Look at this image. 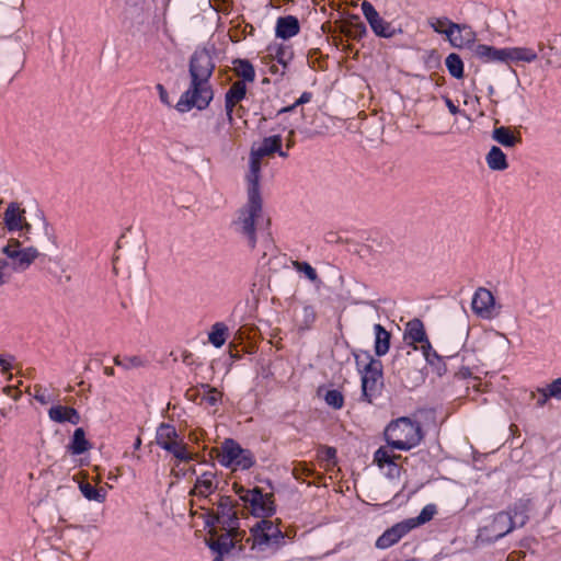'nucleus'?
<instances>
[{"label": "nucleus", "instance_id": "obj_20", "mask_svg": "<svg viewBox=\"0 0 561 561\" xmlns=\"http://www.w3.org/2000/svg\"><path fill=\"white\" fill-rule=\"evenodd\" d=\"M415 527V523H399L387 529L376 541V547L387 549L397 543L407 533Z\"/></svg>", "mask_w": 561, "mask_h": 561}, {"label": "nucleus", "instance_id": "obj_13", "mask_svg": "<svg viewBox=\"0 0 561 561\" xmlns=\"http://www.w3.org/2000/svg\"><path fill=\"white\" fill-rule=\"evenodd\" d=\"M471 308L478 317L486 320L496 318L501 311V306L496 304L493 294L484 287H479L476 290Z\"/></svg>", "mask_w": 561, "mask_h": 561}, {"label": "nucleus", "instance_id": "obj_41", "mask_svg": "<svg viewBox=\"0 0 561 561\" xmlns=\"http://www.w3.org/2000/svg\"><path fill=\"white\" fill-rule=\"evenodd\" d=\"M80 491L89 501L103 503L106 497V491L103 488L96 489L90 483H81Z\"/></svg>", "mask_w": 561, "mask_h": 561}, {"label": "nucleus", "instance_id": "obj_44", "mask_svg": "<svg viewBox=\"0 0 561 561\" xmlns=\"http://www.w3.org/2000/svg\"><path fill=\"white\" fill-rule=\"evenodd\" d=\"M436 510L434 505H426L420 513V515L415 519H410L407 523L412 524L415 523V526L422 525L433 518Z\"/></svg>", "mask_w": 561, "mask_h": 561}, {"label": "nucleus", "instance_id": "obj_58", "mask_svg": "<svg viewBox=\"0 0 561 561\" xmlns=\"http://www.w3.org/2000/svg\"><path fill=\"white\" fill-rule=\"evenodd\" d=\"M0 366L3 368L4 371H8L11 369L10 363H8L5 359L0 357Z\"/></svg>", "mask_w": 561, "mask_h": 561}, {"label": "nucleus", "instance_id": "obj_54", "mask_svg": "<svg viewBox=\"0 0 561 561\" xmlns=\"http://www.w3.org/2000/svg\"><path fill=\"white\" fill-rule=\"evenodd\" d=\"M304 313H305V318H306V323H307V325H308L309 323H312V322L314 321V319H316V312H314V310H313V308H312V307H310V306L305 307V308H304Z\"/></svg>", "mask_w": 561, "mask_h": 561}, {"label": "nucleus", "instance_id": "obj_57", "mask_svg": "<svg viewBox=\"0 0 561 561\" xmlns=\"http://www.w3.org/2000/svg\"><path fill=\"white\" fill-rule=\"evenodd\" d=\"M5 267H7V262L3 260H0V286L5 283L4 273H3Z\"/></svg>", "mask_w": 561, "mask_h": 561}, {"label": "nucleus", "instance_id": "obj_64", "mask_svg": "<svg viewBox=\"0 0 561 561\" xmlns=\"http://www.w3.org/2000/svg\"><path fill=\"white\" fill-rule=\"evenodd\" d=\"M104 373L107 376H113L114 375V369L112 367H105Z\"/></svg>", "mask_w": 561, "mask_h": 561}, {"label": "nucleus", "instance_id": "obj_34", "mask_svg": "<svg viewBox=\"0 0 561 561\" xmlns=\"http://www.w3.org/2000/svg\"><path fill=\"white\" fill-rule=\"evenodd\" d=\"M91 448V445L89 440L85 438V433L83 428L78 427L72 436L71 444L69 446V449L73 455H81L89 450Z\"/></svg>", "mask_w": 561, "mask_h": 561}, {"label": "nucleus", "instance_id": "obj_55", "mask_svg": "<svg viewBox=\"0 0 561 561\" xmlns=\"http://www.w3.org/2000/svg\"><path fill=\"white\" fill-rule=\"evenodd\" d=\"M157 90L159 92L161 102L164 104H169V94H168L167 90L164 89V87L159 83V84H157Z\"/></svg>", "mask_w": 561, "mask_h": 561}, {"label": "nucleus", "instance_id": "obj_18", "mask_svg": "<svg viewBox=\"0 0 561 561\" xmlns=\"http://www.w3.org/2000/svg\"><path fill=\"white\" fill-rule=\"evenodd\" d=\"M247 87L243 81H236L229 88L225 96V107L228 123L233 125L234 107L245 98Z\"/></svg>", "mask_w": 561, "mask_h": 561}, {"label": "nucleus", "instance_id": "obj_53", "mask_svg": "<svg viewBox=\"0 0 561 561\" xmlns=\"http://www.w3.org/2000/svg\"><path fill=\"white\" fill-rule=\"evenodd\" d=\"M386 466L388 467V477L390 478H398L400 476V472H401V467L398 465V463H386Z\"/></svg>", "mask_w": 561, "mask_h": 561}, {"label": "nucleus", "instance_id": "obj_15", "mask_svg": "<svg viewBox=\"0 0 561 561\" xmlns=\"http://www.w3.org/2000/svg\"><path fill=\"white\" fill-rule=\"evenodd\" d=\"M3 253L13 260V267L16 271L26 270L38 257L39 252L34 247L21 248L19 240L11 239L3 248Z\"/></svg>", "mask_w": 561, "mask_h": 561}, {"label": "nucleus", "instance_id": "obj_30", "mask_svg": "<svg viewBox=\"0 0 561 561\" xmlns=\"http://www.w3.org/2000/svg\"><path fill=\"white\" fill-rule=\"evenodd\" d=\"M216 488L217 486L214 483V473L205 472L197 478L193 493L202 496H208L216 490Z\"/></svg>", "mask_w": 561, "mask_h": 561}, {"label": "nucleus", "instance_id": "obj_4", "mask_svg": "<svg viewBox=\"0 0 561 561\" xmlns=\"http://www.w3.org/2000/svg\"><path fill=\"white\" fill-rule=\"evenodd\" d=\"M385 437L391 448L409 450L420 444L423 435L420 424L400 417L386 427Z\"/></svg>", "mask_w": 561, "mask_h": 561}, {"label": "nucleus", "instance_id": "obj_45", "mask_svg": "<svg viewBox=\"0 0 561 561\" xmlns=\"http://www.w3.org/2000/svg\"><path fill=\"white\" fill-rule=\"evenodd\" d=\"M313 473V469L310 468L306 462H298L293 469V474L297 480H304L306 477H310Z\"/></svg>", "mask_w": 561, "mask_h": 561}, {"label": "nucleus", "instance_id": "obj_8", "mask_svg": "<svg viewBox=\"0 0 561 561\" xmlns=\"http://www.w3.org/2000/svg\"><path fill=\"white\" fill-rule=\"evenodd\" d=\"M216 511L208 515L207 525H220L224 530L241 529L239 527L238 503L230 496L221 495L216 503Z\"/></svg>", "mask_w": 561, "mask_h": 561}, {"label": "nucleus", "instance_id": "obj_26", "mask_svg": "<svg viewBox=\"0 0 561 561\" xmlns=\"http://www.w3.org/2000/svg\"><path fill=\"white\" fill-rule=\"evenodd\" d=\"M492 138L506 148H514L522 141L519 133L514 134L510 127L505 126L494 128Z\"/></svg>", "mask_w": 561, "mask_h": 561}, {"label": "nucleus", "instance_id": "obj_5", "mask_svg": "<svg viewBox=\"0 0 561 561\" xmlns=\"http://www.w3.org/2000/svg\"><path fill=\"white\" fill-rule=\"evenodd\" d=\"M232 489L239 499L244 503L247 510L254 517L261 519L272 517L276 512V505L273 493H264L260 488L251 490L233 483Z\"/></svg>", "mask_w": 561, "mask_h": 561}, {"label": "nucleus", "instance_id": "obj_52", "mask_svg": "<svg viewBox=\"0 0 561 561\" xmlns=\"http://www.w3.org/2000/svg\"><path fill=\"white\" fill-rule=\"evenodd\" d=\"M275 253V245L273 241L270 239V234H266L264 239V247L262 251L261 260H264L267 255H274Z\"/></svg>", "mask_w": 561, "mask_h": 561}, {"label": "nucleus", "instance_id": "obj_23", "mask_svg": "<svg viewBox=\"0 0 561 561\" xmlns=\"http://www.w3.org/2000/svg\"><path fill=\"white\" fill-rule=\"evenodd\" d=\"M50 420L57 423L69 422L71 424H78L80 422V415L78 411L70 407L55 405L48 411Z\"/></svg>", "mask_w": 561, "mask_h": 561}, {"label": "nucleus", "instance_id": "obj_9", "mask_svg": "<svg viewBox=\"0 0 561 561\" xmlns=\"http://www.w3.org/2000/svg\"><path fill=\"white\" fill-rule=\"evenodd\" d=\"M391 368L393 374L407 387H416L425 379L422 369L416 365L415 356L411 352L397 354L391 363Z\"/></svg>", "mask_w": 561, "mask_h": 561}, {"label": "nucleus", "instance_id": "obj_14", "mask_svg": "<svg viewBox=\"0 0 561 561\" xmlns=\"http://www.w3.org/2000/svg\"><path fill=\"white\" fill-rule=\"evenodd\" d=\"M360 8L365 19L367 20L371 31L376 36L391 38L398 33L402 32L401 28L397 30L390 22H387L383 18H381L370 2L363 1Z\"/></svg>", "mask_w": 561, "mask_h": 561}, {"label": "nucleus", "instance_id": "obj_2", "mask_svg": "<svg viewBox=\"0 0 561 561\" xmlns=\"http://www.w3.org/2000/svg\"><path fill=\"white\" fill-rule=\"evenodd\" d=\"M215 64L206 48H198L190 59V88L181 95L176 103L180 112H187L192 107L206 108L213 100V90L209 79L214 72Z\"/></svg>", "mask_w": 561, "mask_h": 561}, {"label": "nucleus", "instance_id": "obj_56", "mask_svg": "<svg viewBox=\"0 0 561 561\" xmlns=\"http://www.w3.org/2000/svg\"><path fill=\"white\" fill-rule=\"evenodd\" d=\"M444 100H445L446 106L448 107L449 112L453 115H456L459 113V108L454 104V102L449 98L445 96Z\"/></svg>", "mask_w": 561, "mask_h": 561}, {"label": "nucleus", "instance_id": "obj_27", "mask_svg": "<svg viewBox=\"0 0 561 561\" xmlns=\"http://www.w3.org/2000/svg\"><path fill=\"white\" fill-rule=\"evenodd\" d=\"M488 167L494 171H503L507 169L508 163L505 153L501 148L493 146L485 157Z\"/></svg>", "mask_w": 561, "mask_h": 561}, {"label": "nucleus", "instance_id": "obj_39", "mask_svg": "<svg viewBox=\"0 0 561 561\" xmlns=\"http://www.w3.org/2000/svg\"><path fill=\"white\" fill-rule=\"evenodd\" d=\"M445 65L450 73L456 79H461L463 77V62L459 55L451 53L445 59Z\"/></svg>", "mask_w": 561, "mask_h": 561}, {"label": "nucleus", "instance_id": "obj_17", "mask_svg": "<svg viewBox=\"0 0 561 561\" xmlns=\"http://www.w3.org/2000/svg\"><path fill=\"white\" fill-rule=\"evenodd\" d=\"M3 220L10 231L31 230V225L25 219V209L18 203H10L3 213Z\"/></svg>", "mask_w": 561, "mask_h": 561}, {"label": "nucleus", "instance_id": "obj_24", "mask_svg": "<svg viewBox=\"0 0 561 561\" xmlns=\"http://www.w3.org/2000/svg\"><path fill=\"white\" fill-rule=\"evenodd\" d=\"M474 55L485 62H506L505 48H496L493 46L479 44L474 48Z\"/></svg>", "mask_w": 561, "mask_h": 561}, {"label": "nucleus", "instance_id": "obj_48", "mask_svg": "<svg viewBox=\"0 0 561 561\" xmlns=\"http://www.w3.org/2000/svg\"><path fill=\"white\" fill-rule=\"evenodd\" d=\"M530 397L533 399H537L536 405L539 408H542L549 400L550 396H548V392L545 388L538 389L536 392L533 391L530 393Z\"/></svg>", "mask_w": 561, "mask_h": 561}, {"label": "nucleus", "instance_id": "obj_19", "mask_svg": "<svg viewBox=\"0 0 561 561\" xmlns=\"http://www.w3.org/2000/svg\"><path fill=\"white\" fill-rule=\"evenodd\" d=\"M447 41L453 47H467L476 42V33L472 27L467 24L455 23L453 31L447 34Z\"/></svg>", "mask_w": 561, "mask_h": 561}, {"label": "nucleus", "instance_id": "obj_31", "mask_svg": "<svg viewBox=\"0 0 561 561\" xmlns=\"http://www.w3.org/2000/svg\"><path fill=\"white\" fill-rule=\"evenodd\" d=\"M375 352L378 356L385 355L390 347V333L381 325L375 324Z\"/></svg>", "mask_w": 561, "mask_h": 561}, {"label": "nucleus", "instance_id": "obj_60", "mask_svg": "<svg viewBox=\"0 0 561 561\" xmlns=\"http://www.w3.org/2000/svg\"><path fill=\"white\" fill-rule=\"evenodd\" d=\"M243 107L242 106H239V107H234V112H233V116L237 115L238 117H241L242 116V112H243Z\"/></svg>", "mask_w": 561, "mask_h": 561}, {"label": "nucleus", "instance_id": "obj_12", "mask_svg": "<svg viewBox=\"0 0 561 561\" xmlns=\"http://www.w3.org/2000/svg\"><path fill=\"white\" fill-rule=\"evenodd\" d=\"M382 387V365L378 359L370 358L364 369L362 377L363 398L367 402H371L373 398Z\"/></svg>", "mask_w": 561, "mask_h": 561}, {"label": "nucleus", "instance_id": "obj_49", "mask_svg": "<svg viewBox=\"0 0 561 561\" xmlns=\"http://www.w3.org/2000/svg\"><path fill=\"white\" fill-rule=\"evenodd\" d=\"M336 458V450L333 447H323L321 449V459L327 461L328 465H334Z\"/></svg>", "mask_w": 561, "mask_h": 561}, {"label": "nucleus", "instance_id": "obj_11", "mask_svg": "<svg viewBox=\"0 0 561 561\" xmlns=\"http://www.w3.org/2000/svg\"><path fill=\"white\" fill-rule=\"evenodd\" d=\"M515 528L512 512H500L483 527L479 529L477 539L483 543H491L503 538Z\"/></svg>", "mask_w": 561, "mask_h": 561}, {"label": "nucleus", "instance_id": "obj_61", "mask_svg": "<svg viewBox=\"0 0 561 561\" xmlns=\"http://www.w3.org/2000/svg\"><path fill=\"white\" fill-rule=\"evenodd\" d=\"M495 335L501 337L506 344H510V340L506 337L505 334L500 333V332H495Z\"/></svg>", "mask_w": 561, "mask_h": 561}, {"label": "nucleus", "instance_id": "obj_22", "mask_svg": "<svg viewBox=\"0 0 561 561\" xmlns=\"http://www.w3.org/2000/svg\"><path fill=\"white\" fill-rule=\"evenodd\" d=\"M300 31L299 21L294 15H286L278 18L276 21L275 33L276 36L283 39H288L297 35Z\"/></svg>", "mask_w": 561, "mask_h": 561}, {"label": "nucleus", "instance_id": "obj_47", "mask_svg": "<svg viewBox=\"0 0 561 561\" xmlns=\"http://www.w3.org/2000/svg\"><path fill=\"white\" fill-rule=\"evenodd\" d=\"M312 94L310 92H304L300 98L293 104L286 107H283L279 113H286L294 111L297 106L302 105L311 101Z\"/></svg>", "mask_w": 561, "mask_h": 561}, {"label": "nucleus", "instance_id": "obj_37", "mask_svg": "<svg viewBox=\"0 0 561 561\" xmlns=\"http://www.w3.org/2000/svg\"><path fill=\"white\" fill-rule=\"evenodd\" d=\"M227 333V325L222 322H217L211 327V331L208 334V340L215 347H221L226 343Z\"/></svg>", "mask_w": 561, "mask_h": 561}, {"label": "nucleus", "instance_id": "obj_46", "mask_svg": "<svg viewBox=\"0 0 561 561\" xmlns=\"http://www.w3.org/2000/svg\"><path fill=\"white\" fill-rule=\"evenodd\" d=\"M33 396L41 404H47L51 401L50 396L47 393V389L43 388L41 385L34 386Z\"/></svg>", "mask_w": 561, "mask_h": 561}, {"label": "nucleus", "instance_id": "obj_59", "mask_svg": "<svg viewBox=\"0 0 561 561\" xmlns=\"http://www.w3.org/2000/svg\"><path fill=\"white\" fill-rule=\"evenodd\" d=\"M293 136H294V130H290L289 131V135H288V138H287V148H290L294 146V139H293Z\"/></svg>", "mask_w": 561, "mask_h": 561}, {"label": "nucleus", "instance_id": "obj_63", "mask_svg": "<svg viewBox=\"0 0 561 561\" xmlns=\"http://www.w3.org/2000/svg\"><path fill=\"white\" fill-rule=\"evenodd\" d=\"M139 253H140V256H139V265H144L145 263V254H144V251L141 249H139Z\"/></svg>", "mask_w": 561, "mask_h": 561}, {"label": "nucleus", "instance_id": "obj_43", "mask_svg": "<svg viewBox=\"0 0 561 561\" xmlns=\"http://www.w3.org/2000/svg\"><path fill=\"white\" fill-rule=\"evenodd\" d=\"M324 400L327 404L332 407L333 409H341L344 404V398L342 393L334 389L327 391Z\"/></svg>", "mask_w": 561, "mask_h": 561}, {"label": "nucleus", "instance_id": "obj_3", "mask_svg": "<svg viewBox=\"0 0 561 561\" xmlns=\"http://www.w3.org/2000/svg\"><path fill=\"white\" fill-rule=\"evenodd\" d=\"M280 519H260L250 528V535L244 538L251 550L259 552H275L285 545L286 534L280 529Z\"/></svg>", "mask_w": 561, "mask_h": 561}, {"label": "nucleus", "instance_id": "obj_21", "mask_svg": "<svg viewBox=\"0 0 561 561\" xmlns=\"http://www.w3.org/2000/svg\"><path fill=\"white\" fill-rule=\"evenodd\" d=\"M403 337L408 344L413 345L414 350L420 348L417 343L422 345L428 342L424 324L420 319H413L407 323Z\"/></svg>", "mask_w": 561, "mask_h": 561}, {"label": "nucleus", "instance_id": "obj_62", "mask_svg": "<svg viewBox=\"0 0 561 561\" xmlns=\"http://www.w3.org/2000/svg\"><path fill=\"white\" fill-rule=\"evenodd\" d=\"M140 446H141V438H140V436H138V437L136 438L135 443H134V448H135V449H139V448H140Z\"/></svg>", "mask_w": 561, "mask_h": 561}, {"label": "nucleus", "instance_id": "obj_51", "mask_svg": "<svg viewBox=\"0 0 561 561\" xmlns=\"http://www.w3.org/2000/svg\"><path fill=\"white\" fill-rule=\"evenodd\" d=\"M206 387H207V393L205 394L204 399L210 405L217 404V402L221 399V393L215 388H210L209 386H206Z\"/></svg>", "mask_w": 561, "mask_h": 561}, {"label": "nucleus", "instance_id": "obj_36", "mask_svg": "<svg viewBox=\"0 0 561 561\" xmlns=\"http://www.w3.org/2000/svg\"><path fill=\"white\" fill-rule=\"evenodd\" d=\"M233 70L239 78H242L241 81L245 83V81L253 82L255 79V71L250 61L244 59H237L233 61Z\"/></svg>", "mask_w": 561, "mask_h": 561}, {"label": "nucleus", "instance_id": "obj_29", "mask_svg": "<svg viewBox=\"0 0 561 561\" xmlns=\"http://www.w3.org/2000/svg\"><path fill=\"white\" fill-rule=\"evenodd\" d=\"M267 57L276 59L278 64L286 68L293 58V51L289 46L273 44L267 47Z\"/></svg>", "mask_w": 561, "mask_h": 561}, {"label": "nucleus", "instance_id": "obj_42", "mask_svg": "<svg viewBox=\"0 0 561 561\" xmlns=\"http://www.w3.org/2000/svg\"><path fill=\"white\" fill-rule=\"evenodd\" d=\"M113 362L116 366H121L124 369H134L145 366L146 362L140 356H125L121 357L119 355H116L113 358Z\"/></svg>", "mask_w": 561, "mask_h": 561}, {"label": "nucleus", "instance_id": "obj_10", "mask_svg": "<svg viewBox=\"0 0 561 561\" xmlns=\"http://www.w3.org/2000/svg\"><path fill=\"white\" fill-rule=\"evenodd\" d=\"M96 530L95 526H76L66 537V549L73 559L87 560L93 546L90 535Z\"/></svg>", "mask_w": 561, "mask_h": 561}, {"label": "nucleus", "instance_id": "obj_7", "mask_svg": "<svg viewBox=\"0 0 561 561\" xmlns=\"http://www.w3.org/2000/svg\"><path fill=\"white\" fill-rule=\"evenodd\" d=\"M218 460L232 470H247L254 465L253 454L249 449H243L233 439H226L221 444Z\"/></svg>", "mask_w": 561, "mask_h": 561}, {"label": "nucleus", "instance_id": "obj_16", "mask_svg": "<svg viewBox=\"0 0 561 561\" xmlns=\"http://www.w3.org/2000/svg\"><path fill=\"white\" fill-rule=\"evenodd\" d=\"M244 538L245 530L243 529L226 530L225 534L220 535L217 540L210 545V548L219 553H228L236 547L242 550V541Z\"/></svg>", "mask_w": 561, "mask_h": 561}, {"label": "nucleus", "instance_id": "obj_6", "mask_svg": "<svg viewBox=\"0 0 561 561\" xmlns=\"http://www.w3.org/2000/svg\"><path fill=\"white\" fill-rule=\"evenodd\" d=\"M156 443L172 454L179 461L187 462L193 458L187 445L178 434L175 427L168 423H161L157 428Z\"/></svg>", "mask_w": 561, "mask_h": 561}, {"label": "nucleus", "instance_id": "obj_40", "mask_svg": "<svg viewBox=\"0 0 561 561\" xmlns=\"http://www.w3.org/2000/svg\"><path fill=\"white\" fill-rule=\"evenodd\" d=\"M427 24L434 30V32L443 34L447 37V34H449V32L453 31V25H455V22L450 21L446 16H432L427 20Z\"/></svg>", "mask_w": 561, "mask_h": 561}, {"label": "nucleus", "instance_id": "obj_35", "mask_svg": "<svg viewBox=\"0 0 561 561\" xmlns=\"http://www.w3.org/2000/svg\"><path fill=\"white\" fill-rule=\"evenodd\" d=\"M294 268L305 275V277L313 285L316 286H320L322 284L317 271L308 263V262H305V261H293L291 262Z\"/></svg>", "mask_w": 561, "mask_h": 561}, {"label": "nucleus", "instance_id": "obj_33", "mask_svg": "<svg viewBox=\"0 0 561 561\" xmlns=\"http://www.w3.org/2000/svg\"><path fill=\"white\" fill-rule=\"evenodd\" d=\"M390 446H381L378 448L374 455V462L379 468H385L386 463H398L397 461L401 459V455H396L392 453L393 448H389Z\"/></svg>", "mask_w": 561, "mask_h": 561}, {"label": "nucleus", "instance_id": "obj_25", "mask_svg": "<svg viewBox=\"0 0 561 561\" xmlns=\"http://www.w3.org/2000/svg\"><path fill=\"white\" fill-rule=\"evenodd\" d=\"M506 64L508 62H534L538 56L533 48L528 47H508L505 48Z\"/></svg>", "mask_w": 561, "mask_h": 561}, {"label": "nucleus", "instance_id": "obj_50", "mask_svg": "<svg viewBox=\"0 0 561 561\" xmlns=\"http://www.w3.org/2000/svg\"><path fill=\"white\" fill-rule=\"evenodd\" d=\"M548 392V396L554 398H561V378L556 379L549 386L545 388Z\"/></svg>", "mask_w": 561, "mask_h": 561}, {"label": "nucleus", "instance_id": "obj_38", "mask_svg": "<svg viewBox=\"0 0 561 561\" xmlns=\"http://www.w3.org/2000/svg\"><path fill=\"white\" fill-rule=\"evenodd\" d=\"M420 350L423 353L425 360L431 365L436 367L437 373L440 375L443 369V360L442 357L437 354L435 350H433L430 341L426 344L420 345Z\"/></svg>", "mask_w": 561, "mask_h": 561}, {"label": "nucleus", "instance_id": "obj_32", "mask_svg": "<svg viewBox=\"0 0 561 561\" xmlns=\"http://www.w3.org/2000/svg\"><path fill=\"white\" fill-rule=\"evenodd\" d=\"M530 510V500L522 499L514 504L513 507V522L515 527H523L528 520V511Z\"/></svg>", "mask_w": 561, "mask_h": 561}, {"label": "nucleus", "instance_id": "obj_28", "mask_svg": "<svg viewBox=\"0 0 561 561\" xmlns=\"http://www.w3.org/2000/svg\"><path fill=\"white\" fill-rule=\"evenodd\" d=\"M342 33L350 38L360 39L367 34L366 26L358 16L350 19L342 27Z\"/></svg>", "mask_w": 561, "mask_h": 561}, {"label": "nucleus", "instance_id": "obj_1", "mask_svg": "<svg viewBox=\"0 0 561 561\" xmlns=\"http://www.w3.org/2000/svg\"><path fill=\"white\" fill-rule=\"evenodd\" d=\"M280 135L265 137L259 145H253L250 151L249 172L247 174L248 202L239 210L233 226L242 234L251 249L255 248V227L263 219V201L260 193L261 167L264 158L273 157L282 147Z\"/></svg>", "mask_w": 561, "mask_h": 561}]
</instances>
